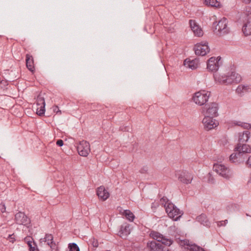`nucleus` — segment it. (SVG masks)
I'll use <instances>...</instances> for the list:
<instances>
[{"instance_id":"1","label":"nucleus","mask_w":251,"mask_h":251,"mask_svg":"<svg viewBox=\"0 0 251 251\" xmlns=\"http://www.w3.org/2000/svg\"><path fill=\"white\" fill-rule=\"evenodd\" d=\"M234 151L229 157L230 161L236 164L243 163L247 159L248 154L251 153V146L244 143H238Z\"/></svg>"},{"instance_id":"2","label":"nucleus","mask_w":251,"mask_h":251,"mask_svg":"<svg viewBox=\"0 0 251 251\" xmlns=\"http://www.w3.org/2000/svg\"><path fill=\"white\" fill-rule=\"evenodd\" d=\"M214 78L216 81L223 84H230L232 83H239L241 80V77L240 75L232 72L228 75H219L217 74L214 75Z\"/></svg>"},{"instance_id":"3","label":"nucleus","mask_w":251,"mask_h":251,"mask_svg":"<svg viewBox=\"0 0 251 251\" xmlns=\"http://www.w3.org/2000/svg\"><path fill=\"white\" fill-rule=\"evenodd\" d=\"M228 21L226 18H223L217 24L213 23L214 32L220 36L225 35L229 32V28L227 26Z\"/></svg>"},{"instance_id":"4","label":"nucleus","mask_w":251,"mask_h":251,"mask_svg":"<svg viewBox=\"0 0 251 251\" xmlns=\"http://www.w3.org/2000/svg\"><path fill=\"white\" fill-rule=\"evenodd\" d=\"M213 169L217 174L225 178L229 179L233 176V171L223 164H215Z\"/></svg>"},{"instance_id":"5","label":"nucleus","mask_w":251,"mask_h":251,"mask_svg":"<svg viewBox=\"0 0 251 251\" xmlns=\"http://www.w3.org/2000/svg\"><path fill=\"white\" fill-rule=\"evenodd\" d=\"M165 208L168 216L175 221L178 220L183 214V212L173 203H169L167 206L165 205Z\"/></svg>"},{"instance_id":"6","label":"nucleus","mask_w":251,"mask_h":251,"mask_svg":"<svg viewBox=\"0 0 251 251\" xmlns=\"http://www.w3.org/2000/svg\"><path fill=\"white\" fill-rule=\"evenodd\" d=\"M211 93L201 90L195 93L193 97V101L199 105H204L208 100Z\"/></svg>"},{"instance_id":"7","label":"nucleus","mask_w":251,"mask_h":251,"mask_svg":"<svg viewBox=\"0 0 251 251\" xmlns=\"http://www.w3.org/2000/svg\"><path fill=\"white\" fill-rule=\"evenodd\" d=\"M150 236L154 240L157 242H161V245L166 246H170L173 243V241L171 239L166 238L164 236L157 231H151L150 234ZM160 244V243H159Z\"/></svg>"},{"instance_id":"8","label":"nucleus","mask_w":251,"mask_h":251,"mask_svg":"<svg viewBox=\"0 0 251 251\" xmlns=\"http://www.w3.org/2000/svg\"><path fill=\"white\" fill-rule=\"evenodd\" d=\"M175 175L179 181L184 184L191 183L193 179L192 173L186 170L177 172Z\"/></svg>"},{"instance_id":"9","label":"nucleus","mask_w":251,"mask_h":251,"mask_svg":"<svg viewBox=\"0 0 251 251\" xmlns=\"http://www.w3.org/2000/svg\"><path fill=\"white\" fill-rule=\"evenodd\" d=\"M194 50L196 55L204 56L209 52L210 49L206 42H201L195 46Z\"/></svg>"},{"instance_id":"10","label":"nucleus","mask_w":251,"mask_h":251,"mask_svg":"<svg viewBox=\"0 0 251 251\" xmlns=\"http://www.w3.org/2000/svg\"><path fill=\"white\" fill-rule=\"evenodd\" d=\"M79 154L82 156H87L90 151L89 143L86 141H81L77 147Z\"/></svg>"},{"instance_id":"11","label":"nucleus","mask_w":251,"mask_h":251,"mask_svg":"<svg viewBox=\"0 0 251 251\" xmlns=\"http://www.w3.org/2000/svg\"><path fill=\"white\" fill-rule=\"evenodd\" d=\"M204 128L207 130L212 129L218 126L219 123L212 117L206 116L202 120Z\"/></svg>"},{"instance_id":"12","label":"nucleus","mask_w":251,"mask_h":251,"mask_svg":"<svg viewBox=\"0 0 251 251\" xmlns=\"http://www.w3.org/2000/svg\"><path fill=\"white\" fill-rule=\"evenodd\" d=\"M206 115L210 117H217L218 115V105L216 102H212L205 105Z\"/></svg>"},{"instance_id":"13","label":"nucleus","mask_w":251,"mask_h":251,"mask_svg":"<svg viewBox=\"0 0 251 251\" xmlns=\"http://www.w3.org/2000/svg\"><path fill=\"white\" fill-rule=\"evenodd\" d=\"M147 247L150 250V251H171L167 247L162 246V245L157 244L154 241L148 242Z\"/></svg>"},{"instance_id":"14","label":"nucleus","mask_w":251,"mask_h":251,"mask_svg":"<svg viewBox=\"0 0 251 251\" xmlns=\"http://www.w3.org/2000/svg\"><path fill=\"white\" fill-rule=\"evenodd\" d=\"M220 59V57H218L217 58L212 57L210 58L207 63V69L210 71H217L219 67V62Z\"/></svg>"},{"instance_id":"15","label":"nucleus","mask_w":251,"mask_h":251,"mask_svg":"<svg viewBox=\"0 0 251 251\" xmlns=\"http://www.w3.org/2000/svg\"><path fill=\"white\" fill-rule=\"evenodd\" d=\"M16 223L20 225L27 226L30 223V219L23 212H19L15 215Z\"/></svg>"},{"instance_id":"16","label":"nucleus","mask_w":251,"mask_h":251,"mask_svg":"<svg viewBox=\"0 0 251 251\" xmlns=\"http://www.w3.org/2000/svg\"><path fill=\"white\" fill-rule=\"evenodd\" d=\"M189 24L192 30L196 36L201 37L203 35V31L202 29L197 24L195 21L190 20L189 21Z\"/></svg>"},{"instance_id":"17","label":"nucleus","mask_w":251,"mask_h":251,"mask_svg":"<svg viewBox=\"0 0 251 251\" xmlns=\"http://www.w3.org/2000/svg\"><path fill=\"white\" fill-rule=\"evenodd\" d=\"M246 21L242 27V31L245 35H251V13L248 15Z\"/></svg>"},{"instance_id":"18","label":"nucleus","mask_w":251,"mask_h":251,"mask_svg":"<svg viewBox=\"0 0 251 251\" xmlns=\"http://www.w3.org/2000/svg\"><path fill=\"white\" fill-rule=\"evenodd\" d=\"M130 232V226L128 224L125 223L120 226L119 231V235L122 237L126 238Z\"/></svg>"},{"instance_id":"19","label":"nucleus","mask_w":251,"mask_h":251,"mask_svg":"<svg viewBox=\"0 0 251 251\" xmlns=\"http://www.w3.org/2000/svg\"><path fill=\"white\" fill-rule=\"evenodd\" d=\"M96 194L99 200L103 201H106L110 196L107 189H97Z\"/></svg>"},{"instance_id":"20","label":"nucleus","mask_w":251,"mask_h":251,"mask_svg":"<svg viewBox=\"0 0 251 251\" xmlns=\"http://www.w3.org/2000/svg\"><path fill=\"white\" fill-rule=\"evenodd\" d=\"M198 62V60L196 59L192 60L186 59L184 61V65L187 68L194 70L198 68L199 66Z\"/></svg>"},{"instance_id":"21","label":"nucleus","mask_w":251,"mask_h":251,"mask_svg":"<svg viewBox=\"0 0 251 251\" xmlns=\"http://www.w3.org/2000/svg\"><path fill=\"white\" fill-rule=\"evenodd\" d=\"M26 65L27 69L33 72L34 71V61L32 56L27 54L25 58Z\"/></svg>"},{"instance_id":"22","label":"nucleus","mask_w":251,"mask_h":251,"mask_svg":"<svg viewBox=\"0 0 251 251\" xmlns=\"http://www.w3.org/2000/svg\"><path fill=\"white\" fill-rule=\"evenodd\" d=\"M250 137V132L245 130L242 133H239L238 143H244L247 142Z\"/></svg>"},{"instance_id":"23","label":"nucleus","mask_w":251,"mask_h":251,"mask_svg":"<svg viewBox=\"0 0 251 251\" xmlns=\"http://www.w3.org/2000/svg\"><path fill=\"white\" fill-rule=\"evenodd\" d=\"M197 221L204 226L209 227L210 226V222L209 221L206 215L204 214H201L198 216L197 217Z\"/></svg>"},{"instance_id":"24","label":"nucleus","mask_w":251,"mask_h":251,"mask_svg":"<svg viewBox=\"0 0 251 251\" xmlns=\"http://www.w3.org/2000/svg\"><path fill=\"white\" fill-rule=\"evenodd\" d=\"M183 244L187 246V249L189 251H206L203 248L196 245H190L188 244L189 241L183 240Z\"/></svg>"},{"instance_id":"25","label":"nucleus","mask_w":251,"mask_h":251,"mask_svg":"<svg viewBox=\"0 0 251 251\" xmlns=\"http://www.w3.org/2000/svg\"><path fill=\"white\" fill-rule=\"evenodd\" d=\"M251 89V87L249 85H240L237 88L236 92L237 94L242 96L244 93L248 92Z\"/></svg>"},{"instance_id":"26","label":"nucleus","mask_w":251,"mask_h":251,"mask_svg":"<svg viewBox=\"0 0 251 251\" xmlns=\"http://www.w3.org/2000/svg\"><path fill=\"white\" fill-rule=\"evenodd\" d=\"M123 215L128 219L129 221H133L135 218L134 214L129 210H125L123 212Z\"/></svg>"},{"instance_id":"27","label":"nucleus","mask_w":251,"mask_h":251,"mask_svg":"<svg viewBox=\"0 0 251 251\" xmlns=\"http://www.w3.org/2000/svg\"><path fill=\"white\" fill-rule=\"evenodd\" d=\"M204 3L212 7H217L219 5V2L217 0H205Z\"/></svg>"},{"instance_id":"28","label":"nucleus","mask_w":251,"mask_h":251,"mask_svg":"<svg viewBox=\"0 0 251 251\" xmlns=\"http://www.w3.org/2000/svg\"><path fill=\"white\" fill-rule=\"evenodd\" d=\"M69 251H80L78 246L74 243H70L68 245Z\"/></svg>"},{"instance_id":"29","label":"nucleus","mask_w":251,"mask_h":251,"mask_svg":"<svg viewBox=\"0 0 251 251\" xmlns=\"http://www.w3.org/2000/svg\"><path fill=\"white\" fill-rule=\"evenodd\" d=\"M235 124L239 126H241L245 129H249L251 128V125L248 123L237 122Z\"/></svg>"},{"instance_id":"30","label":"nucleus","mask_w":251,"mask_h":251,"mask_svg":"<svg viewBox=\"0 0 251 251\" xmlns=\"http://www.w3.org/2000/svg\"><path fill=\"white\" fill-rule=\"evenodd\" d=\"M53 236L50 234H46L45 238L43 239L44 242L48 243V242L53 241Z\"/></svg>"},{"instance_id":"31","label":"nucleus","mask_w":251,"mask_h":251,"mask_svg":"<svg viewBox=\"0 0 251 251\" xmlns=\"http://www.w3.org/2000/svg\"><path fill=\"white\" fill-rule=\"evenodd\" d=\"M45 111V106H41L40 109H37V114L39 116H42L44 114Z\"/></svg>"},{"instance_id":"32","label":"nucleus","mask_w":251,"mask_h":251,"mask_svg":"<svg viewBox=\"0 0 251 251\" xmlns=\"http://www.w3.org/2000/svg\"><path fill=\"white\" fill-rule=\"evenodd\" d=\"M160 202L162 203V204H164V206L165 207V205L167 206L168 204L169 203H171L169 201V200L166 197H163L160 199Z\"/></svg>"},{"instance_id":"33","label":"nucleus","mask_w":251,"mask_h":251,"mask_svg":"<svg viewBox=\"0 0 251 251\" xmlns=\"http://www.w3.org/2000/svg\"><path fill=\"white\" fill-rule=\"evenodd\" d=\"M90 243L92 245V246L94 248H97L98 247L99 243L97 239L95 238H92L89 240Z\"/></svg>"},{"instance_id":"34","label":"nucleus","mask_w":251,"mask_h":251,"mask_svg":"<svg viewBox=\"0 0 251 251\" xmlns=\"http://www.w3.org/2000/svg\"><path fill=\"white\" fill-rule=\"evenodd\" d=\"M48 245L50 247L52 250H55V251H57V247L54 241L48 242Z\"/></svg>"},{"instance_id":"35","label":"nucleus","mask_w":251,"mask_h":251,"mask_svg":"<svg viewBox=\"0 0 251 251\" xmlns=\"http://www.w3.org/2000/svg\"><path fill=\"white\" fill-rule=\"evenodd\" d=\"M207 181L209 183H214V178L212 176L211 173H208L207 176Z\"/></svg>"},{"instance_id":"36","label":"nucleus","mask_w":251,"mask_h":251,"mask_svg":"<svg viewBox=\"0 0 251 251\" xmlns=\"http://www.w3.org/2000/svg\"><path fill=\"white\" fill-rule=\"evenodd\" d=\"M37 104L38 105L43 104V105L45 106V102L44 99L43 97H38L37 98Z\"/></svg>"},{"instance_id":"37","label":"nucleus","mask_w":251,"mask_h":251,"mask_svg":"<svg viewBox=\"0 0 251 251\" xmlns=\"http://www.w3.org/2000/svg\"><path fill=\"white\" fill-rule=\"evenodd\" d=\"M7 239L9 240V241L12 243H13L15 241V235L14 233L12 234H9L7 237Z\"/></svg>"},{"instance_id":"38","label":"nucleus","mask_w":251,"mask_h":251,"mask_svg":"<svg viewBox=\"0 0 251 251\" xmlns=\"http://www.w3.org/2000/svg\"><path fill=\"white\" fill-rule=\"evenodd\" d=\"M0 210L2 213L6 212V207L3 202L0 203Z\"/></svg>"},{"instance_id":"39","label":"nucleus","mask_w":251,"mask_h":251,"mask_svg":"<svg viewBox=\"0 0 251 251\" xmlns=\"http://www.w3.org/2000/svg\"><path fill=\"white\" fill-rule=\"evenodd\" d=\"M32 241L33 242L34 245L36 247V244L33 240L27 241V242H26V243H27V244L29 247V250L32 249V248L33 247L32 245Z\"/></svg>"},{"instance_id":"40","label":"nucleus","mask_w":251,"mask_h":251,"mask_svg":"<svg viewBox=\"0 0 251 251\" xmlns=\"http://www.w3.org/2000/svg\"><path fill=\"white\" fill-rule=\"evenodd\" d=\"M120 129L124 131H129L130 128L128 126H121Z\"/></svg>"},{"instance_id":"41","label":"nucleus","mask_w":251,"mask_h":251,"mask_svg":"<svg viewBox=\"0 0 251 251\" xmlns=\"http://www.w3.org/2000/svg\"><path fill=\"white\" fill-rule=\"evenodd\" d=\"M247 159V160H246V163L248 165H249L250 167L251 168V156H250V157H248Z\"/></svg>"},{"instance_id":"42","label":"nucleus","mask_w":251,"mask_h":251,"mask_svg":"<svg viewBox=\"0 0 251 251\" xmlns=\"http://www.w3.org/2000/svg\"><path fill=\"white\" fill-rule=\"evenodd\" d=\"M148 171V168L147 167H143L140 170V172L142 174L146 173Z\"/></svg>"},{"instance_id":"43","label":"nucleus","mask_w":251,"mask_h":251,"mask_svg":"<svg viewBox=\"0 0 251 251\" xmlns=\"http://www.w3.org/2000/svg\"><path fill=\"white\" fill-rule=\"evenodd\" d=\"M63 141L61 139L58 140L56 142V144L59 147L62 146L63 145Z\"/></svg>"},{"instance_id":"44","label":"nucleus","mask_w":251,"mask_h":251,"mask_svg":"<svg viewBox=\"0 0 251 251\" xmlns=\"http://www.w3.org/2000/svg\"><path fill=\"white\" fill-rule=\"evenodd\" d=\"M53 110L54 112H56V113H57L58 112L61 113V111L59 110L58 107L57 106H55L54 107H53Z\"/></svg>"},{"instance_id":"45","label":"nucleus","mask_w":251,"mask_h":251,"mask_svg":"<svg viewBox=\"0 0 251 251\" xmlns=\"http://www.w3.org/2000/svg\"><path fill=\"white\" fill-rule=\"evenodd\" d=\"M25 242H27V241L33 240V238L30 236H27L24 239Z\"/></svg>"},{"instance_id":"46","label":"nucleus","mask_w":251,"mask_h":251,"mask_svg":"<svg viewBox=\"0 0 251 251\" xmlns=\"http://www.w3.org/2000/svg\"><path fill=\"white\" fill-rule=\"evenodd\" d=\"M29 251H39L38 248H37V246L35 247L34 246L32 248V249H31L29 250Z\"/></svg>"},{"instance_id":"47","label":"nucleus","mask_w":251,"mask_h":251,"mask_svg":"<svg viewBox=\"0 0 251 251\" xmlns=\"http://www.w3.org/2000/svg\"><path fill=\"white\" fill-rule=\"evenodd\" d=\"M227 220H226L225 221H220V225L218 224V225L219 226H222L223 225V223L224 222V224H226V222H227Z\"/></svg>"},{"instance_id":"48","label":"nucleus","mask_w":251,"mask_h":251,"mask_svg":"<svg viewBox=\"0 0 251 251\" xmlns=\"http://www.w3.org/2000/svg\"><path fill=\"white\" fill-rule=\"evenodd\" d=\"M243 1L244 3L247 4L249 3L251 1V0H243Z\"/></svg>"},{"instance_id":"49","label":"nucleus","mask_w":251,"mask_h":251,"mask_svg":"<svg viewBox=\"0 0 251 251\" xmlns=\"http://www.w3.org/2000/svg\"><path fill=\"white\" fill-rule=\"evenodd\" d=\"M139 187H143L144 188H145V186H144V184L143 183H141L140 184Z\"/></svg>"},{"instance_id":"50","label":"nucleus","mask_w":251,"mask_h":251,"mask_svg":"<svg viewBox=\"0 0 251 251\" xmlns=\"http://www.w3.org/2000/svg\"><path fill=\"white\" fill-rule=\"evenodd\" d=\"M97 188L101 189V188H104L102 186H100L98 187Z\"/></svg>"},{"instance_id":"51","label":"nucleus","mask_w":251,"mask_h":251,"mask_svg":"<svg viewBox=\"0 0 251 251\" xmlns=\"http://www.w3.org/2000/svg\"><path fill=\"white\" fill-rule=\"evenodd\" d=\"M246 216H249L250 215L248 213H246Z\"/></svg>"}]
</instances>
